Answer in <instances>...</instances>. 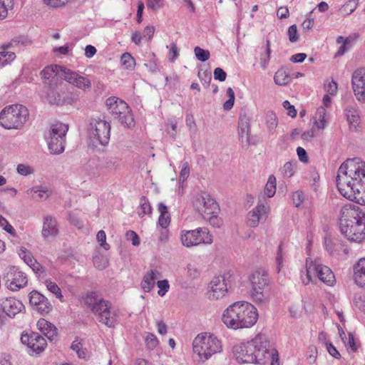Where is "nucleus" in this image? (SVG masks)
<instances>
[{"label":"nucleus","instance_id":"f3484780","mask_svg":"<svg viewBox=\"0 0 365 365\" xmlns=\"http://www.w3.org/2000/svg\"><path fill=\"white\" fill-rule=\"evenodd\" d=\"M29 299L33 309L41 314H48L52 310V305L48 299L36 290L29 293Z\"/></svg>","mask_w":365,"mask_h":365},{"label":"nucleus","instance_id":"13d9d810","mask_svg":"<svg viewBox=\"0 0 365 365\" xmlns=\"http://www.w3.org/2000/svg\"><path fill=\"white\" fill-rule=\"evenodd\" d=\"M282 173L285 177L291 178L294 173V165L290 162H287L283 166Z\"/></svg>","mask_w":365,"mask_h":365},{"label":"nucleus","instance_id":"338daca9","mask_svg":"<svg viewBox=\"0 0 365 365\" xmlns=\"http://www.w3.org/2000/svg\"><path fill=\"white\" fill-rule=\"evenodd\" d=\"M93 264L99 269H103L107 266L106 260L101 256H96L93 258Z\"/></svg>","mask_w":365,"mask_h":365},{"label":"nucleus","instance_id":"58836bf2","mask_svg":"<svg viewBox=\"0 0 365 365\" xmlns=\"http://www.w3.org/2000/svg\"><path fill=\"white\" fill-rule=\"evenodd\" d=\"M140 210L138 215L143 217L145 215H149L152 212V208L148 199L142 196L140 200Z\"/></svg>","mask_w":365,"mask_h":365},{"label":"nucleus","instance_id":"37998d69","mask_svg":"<svg viewBox=\"0 0 365 365\" xmlns=\"http://www.w3.org/2000/svg\"><path fill=\"white\" fill-rule=\"evenodd\" d=\"M78 100V94L76 92H63L62 101H63V105H72Z\"/></svg>","mask_w":365,"mask_h":365},{"label":"nucleus","instance_id":"2f4dec72","mask_svg":"<svg viewBox=\"0 0 365 365\" xmlns=\"http://www.w3.org/2000/svg\"><path fill=\"white\" fill-rule=\"evenodd\" d=\"M324 245L327 251L333 255L339 251L341 244L337 239H331V237L326 236L324 238Z\"/></svg>","mask_w":365,"mask_h":365},{"label":"nucleus","instance_id":"052dcab7","mask_svg":"<svg viewBox=\"0 0 365 365\" xmlns=\"http://www.w3.org/2000/svg\"><path fill=\"white\" fill-rule=\"evenodd\" d=\"M190 175V168L187 162H184L182 164V170L180 173L179 180L185 181Z\"/></svg>","mask_w":365,"mask_h":365},{"label":"nucleus","instance_id":"a211bd4d","mask_svg":"<svg viewBox=\"0 0 365 365\" xmlns=\"http://www.w3.org/2000/svg\"><path fill=\"white\" fill-rule=\"evenodd\" d=\"M65 81L83 90L88 89L91 87V81L86 77L79 75L76 71L65 68L63 70V77Z\"/></svg>","mask_w":365,"mask_h":365},{"label":"nucleus","instance_id":"e433bc0d","mask_svg":"<svg viewBox=\"0 0 365 365\" xmlns=\"http://www.w3.org/2000/svg\"><path fill=\"white\" fill-rule=\"evenodd\" d=\"M276 192V178L271 175L269 176L267 184L264 187V195L267 197H272Z\"/></svg>","mask_w":365,"mask_h":365},{"label":"nucleus","instance_id":"603ef678","mask_svg":"<svg viewBox=\"0 0 365 365\" xmlns=\"http://www.w3.org/2000/svg\"><path fill=\"white\" fill-rule=\"evenodd\" d=\"M145 344L148 348L153 349L157 346L158 340L153 334L148 333L145 337Z\"/></svg>","mask_w":365,"mask_h":365},{"label":"nucleus","instance_id":"ea45409f","mask_svg":"<svg viewBox=\"0 0 365 365\" xmlns=\"http://www.w3.org/2000/svg\"><path fill=\"white\" fill-rule=\"evenodd\" d=\"M358 6V0H349L340 9V11L346 16L353 13Z\"/></svg>","mask_w":365,"mask_h":365},{"label":"nucleus","instance_id":"f03ea898","mask_svg":"<svg viewBox=\"0 0 365 365\" xmlns=\"http://www.w3.org/2000/svg\"><path fill=\"white\" fill-rule=\"evenodd\" d=\"M233 349L239 362L262 365L271 360L270 365H279L278 352L264 334H259L252 340L237 345Z\"/></svg>","mask_w":365,"mask_h":365},{"label":"nucleus","instance_id":"bb28decb","mask_svg":"<svg viewBox=\"0 0 365 365\" xmlns=\"http://www.w3.org/2000/svg\"><path fill=\"white\" fill-rule=\"evenodd\" d=\"M160 273L156 269H152L147 272L143 277L141 288L145 292H149L154 287L157 278Z\"/></svg>","mask_w":365,"mask_h":365},{"label":"nucleus","instance_id":"4be33fe9","mask_svg":"<svg viewBox=\"0 0 365 365\" xmlns=\"http://www.w3.org/2000/svg\"><path fill=\"white\" fill-rule=\"evenodd\" d=\"M26 195L36 201H43L52 195V190L46 185H38L27 190Z\"/></svg>","mask_w":365,"mask_h":365},{"label":"nucleus","instance_id":"7ed1b4c3","mask_svg":"<svg viewBox=\"0 0 365 365\" xmlns=\"http://www.w3.org/2000/svg\"><path fill=\"white\" fill-rule=\"evenodd\" d=\"M341 232L351 242H361L365 239V212L359 206L347 203L340 210Z\"/></svg>","mask_w":365,"mask_h":365},{"label":"nucleus","instance_id":"ddd939ff","mask_svg":"<svg viewBox=\"0 0 365 365\" xmlns=\"http://www.w3.org/2000/svg\"><path fill=\"white\" fill-rule=\"evenodd\" d=\"M232 275L230 272L213 277L208 287L207 296L211 300L223 297L228 290Z\"/></svg>","mask_w":365,"mask_h":365},{"label":"nucleus","instance_id":"de8ad7c7","mask_svg":"<svg viewBox=\"0 0 365 365\" xmlns=\"http://www.w3.org/2000/svg\"><path fill=\"white\" fill-rule=\"evenodd\" d=\"M16 58L14 52L11 51H1L0 52V65L5 66L9 62L12 61Z\"/></svg>","mask_w":365,"mask_h":365},{"label":"nucleus","instance_id":"dca6fc26","mask_svg":"<svg viewBox=\"0 0 365 365\" xmlns=\"http://www.w3.org/2000/svg\"><path fill=\"white\" fill-rule=\"evenodd\" d=\"M351 86L356 100L365 103V68L356 69L351 76Z\"/></svg>","mask_w":365,"mask_h":365},{"label":"nucleus","instance_id":"c9c22d12","mask_svg":"<svg viewBox=\"0 0 365 365\" xmlns=\"http://www.w3.org/2000/svg\"><path fill=\"white\" fill-rule=\"evenodd\" d=\"M346 111V118L349 123L354 125V127L357 126L360 122L359 113L358 110L354 108H347Z\"/></svg>","mask_w":365,"mask_h":365},{"label":"nucleus","instance_id":"f257e3e1","mask_svg":"<svg viewBox=\"0 0 365 365\" xmlns=\"http://www.w3.org/2000/svg\"><path fill=\"white\" fill-rule=\"evenodd\" d=\"M336 186L344 197L365 202V162L353 158L343 163L338 170Z\"/></svg>","mask_w":365,"mask_h":365},{"label":"nucleus","instance_id":"412c9836","mask_svg":"<svg viewBox=\"0 0 365 365\" xmlns=\"http://www.w3.org/2000/svg\"><path fill=\"white\" fill-rule=\"evenodd\" d=\"M238 135L242 144L245 146L250 145V118L245 115H241L238 122Z\"/></svg>","mask_w":365,"mask_h":365},{"label":"nucleus","instance_id":"e2e57ef3","mask_svg":"<svg viewBox=\"0 0 365 365\" xmlns=\"http://www.w3.org/2000/svg\"><path fill=\"white\" fill-rule=\"evenodd\" d=\"M29 266L36 274L40 275L44 272L43 266L39 262H38L35 259L32 261L31 263L29 264Z\"/></svg>","mask_w":365,"mask_h":365},{"label":"nucleus","instance_id":"69168bd1","mask_svg":"<svg viewBox=\"0 0 365 365\" xmlns=\"http://www.w3.org/2000/svg\"><path fill=\"white\" fill-rule=\"evenodd\" d=\"M293 203L299 207L304 200V195L301 191H296L292 194Z\"/></svg>","mask_w":365,"mask_h":365},{"label":"nucleus","instance_id":"3c124183","mask_svg":"<svg viewBox=\"0 0 365 365\" xmlns=\"http://www.w3.org/2000/svg\"><path fill=\"white\" fill-rule=\"evenodd\" d=\"M157 286L159 288L158 294L161 297L164 296L168 292L170 285L167 279L159 280L157 282Z\"/></svg>","mask_w":365,"mask_h":365},{"label":"nucleus","instance_id":"c756f323","mask_svg":"<svg viewBox=\"0 0 365 365\" xmlns=\"http://www.w3.org/2000/svg\"><path fill=\"white\" fill-rule=\"evenodd\" d=\"M33 338L34 341L30 342L29 349L36 353L41 352L46 345V339L38 333L34 332H33Z\"/></svg>","mask_w":365,"mask_h":365},{"label":"nucleus","instance_id":"b1692460","mask_svg":"<svg viewBox=\"0 0 365 365\" xmlns=\"http://www.w3.org/2000/svg\"><path fill=\"white\" fill-rule=\"evenodd\" d=\"M106 104L110 113L113 116L116 114H119L121 110L122 112H125L126 106H128V104L125 101L114 96L108 98L106 100Z\"/></svg>","mask_w":365,"mask_h":365},{"label":"nucleus","instance_id":"0e129e2a","mask_svg":"<svg viewBox=\"0 0 365 365\" xmlns=\"http://www.w3.org/2000/svg\"><path fill=\"white\" fill-rule=\"evenodd\" d=\"M283 107L288 110L287 115L291 118H295L297 116V110L294 106L291 105L288 101L283 102Z\"/></svg>","mask_w":365,"mask_h":365},{"label":"nucleus","instance_id":"a878e982","mask_svg":"<svg viewBox=\"0 0 365 365\" xmlns=\"http://www.w3.org/2000/svg\"><path fill=\"white\" fill-rule=\"evenodd\" d=\"M354 280L359 287H365V257L354 265Z\"/></svg>","mask_w":365,"mask_h":365},{"label":"nucleus","instance_id":"2eb2a0df","mask_svg":"<svg viewBox=\"0 0 365 365\" xmlns=\"http://www.w3.org/2000/svg\"><path fill=\"white\" fill-rule=\"evenodd\" d=\"M4 279L7 288L13 292L24 288L28 283L26 274L16 267L7 268Z\"/></svg>","mask_w":365,"mask_h":365},{"label":"nucleus","instance_id":"393cba45","mask_svg":"<svg viewBox=\"0 0 365 365\" xmlns=\"http://www.w3.org/2000/svg\"><path fill=\"white\" fill-rule=\"evenodd\" d=\"M38 327L41 331L50 340L55 341L57 339V329L49 322L44 319H41L38 321Z\"/></svg>","mask_w":365,"mask_h":365},{"label":"nucleus","instance_id":"4468645a","mask_svg":"<svg viewBox=\"0 0 365 365\" xmlns=\"http://www.w3.org/2000/svg\"><path fill=\"white\" fill-rule=\"evenodd\" d=\"M192 204L195 209L202 216L220 212L217 202L207 192L197 193L194 197Z\"/></svg>","mask_w":365,"mask_h":365},{"label":"nucleus","instance_id":"c85d7f7f","mask_svg":"<svg viewBox=\"0 0 365 365\" xmlns=\"http://www.w3.org/2000/svg\"><path fill=\"white\" fill-rule=\"evenodd\" d=\"M113 118L117 119L122 125H124L128 128H131L135 125L134 118L128 106H126L125 112L121 111L119 114L115 115Z\"/></svg>","mask_w":365,"mask_h":365},{"label":"nucleus","instance_id":"09e8293b","mask_svg":"<svg viewBox=\"0 0 365 365\" xmlns=\"http://www.w3.org/2000/svg\"><path fill=\"white\" fill-rule=\"evenodd\" d=\"M276 265H277V272H279L282 267H283V262H284V253H283V249H282V245L280 244L278 247V250L276 255Z\"/></svg>","mask_w":365,"mask_h":365},{"label":"nucleus","instance_id":"f8f14e48","mask_svg":"<svg viewBox=\"0 0 365 365\" xmlns=\"http://www.w3.org/2000/svg\"><path fill=\"white\" fill-rule=\"evenodd\" d=\"M181 241L187 247H193L200 244L210 245L212 243V236L205 227H199L192 230L182 232Z\"/></svg>","mask_w":365,"mask_h":365},{"label":"nucleus","instance_id":"bf43d9fd","mask_svg":"<svg viewBox=\"0 0 365 365\" xmlns=\"http://www.w3.org/2000/svg\"><path fill=\"white\" fill-rule=\"evenodd\" d=\"M118 159L115 157H107L105 159V168L109 170L115 169L118 167Z\"/></svg>","mask_w":365,"mask_h":365},{"label":"nucleus","instance_id":"6e6d98bb","mask_svg":"<svg viewBox=\"0 0 365 365\" xmlns=\"http://www.w3.org/2000/svg\"><path fill=\"white\" fill-rule=\"evenodd\" d=\"M289 40L292 43L297 42L299 40L297 28L295 24L290 26L288 29Z\"/></svg>","mask_w":365,"mask_h":365},{"label":"nucleus","instance_id":"774afa93","mask_svg":"<svg viewBox=\"0 0 365 365\" xmlns=\"http://www.w3.org/2000/svg\"><path fill=\"white\" fill-rule=\"evenodd\" d=\"M226 77H227V73L221 68H216L214 70V78L215 80H219L220 81H225Z\"/></svg>","mask_w":365,"mask_h":365},{"label":"nucleus","instance_id":"a19ab883","mask_svg":"<svg viewBox=\"0 0 365 365\" xmlns=\"http://www.w3.org/2000/svg\"><path fill=\"white\" fill-rule=\"evenodd\" d=\"M13 7L12 0H0V19L7 16L8 10Z\"/></svg>","mask_w":365,"mask_h":365},{"label":"nucleus","instance_id":"49530a36","mask_svg":"<svg viewBox=\"0 0 365 365\" xmlns=\"http://www.w3.org/2000/svg\"><path fill=\"white\" fill-rule=\"evenodd\" d=\"M121 63L128 69H133L135 66V59L128 53H125L122 55L120 58Z\"/></svg>","mask_w":365,"mask_h":365},{"label":"nucleus","instance_id":"6e6552de","mask_svg":"<svg viewBox=\"0 0 365 365\" xmlns=\"http://www.w3.org/2000/svg\"><path fill=\"white\" fill-rule=\"evenodd\" d=\"M250 281L252 284L251 297L252 300L258 304L265 303L269 297V280L267 273L263 270L253 272Z\"/></svg>","mask_w":365,"mask_h":365},{"label":"nucleus","instance_id":"6ab92c4d","mask_svg":"<svg viewBox=\"0 0 365 365\" xmlns=\"http://www.w3.org/2000/svg\"><path fill=\"white\" fill-rule=\"evenodd\" d=\"M268 210L269 207L265 206L264 204L258 203L247 214V225L251 227H256L259 222L265 221L268 217Z\"/></svg>","mask_w":365,"mask_h":365},{"label":"nucleus","instance_id":"7c9ffc66","mask_svg":"<svg viewBox=\"0 0 365 365\" xmlns=\"http://www.w3.org/2000/svg\"><path fill=\"white\" fill-rule=\"evenodd\" d=\"M158 211L160 216L158 218V224L163 228H166L170 222V214L168 211L167 206L163 202L158 204Z\"/></svg>","mask_w":365,"mask_h":365},{"label":"nucleus","instance_id":"20e7f679","mask_svg":"<svg viewBox=\"0 0 365 365\" xmlns=\"http://www.w3.org/2000/svg\"><path fill=\"white\" fill-rule=\"evenodd\" d=\"M258 319L257 309L250 303L240 301L230 305L223 312L222 320L229 329L250 328Z\"/></svg>","mask_w":365,"mask_h":365},{"label":"nucleus","instance_id":"c03bdc74","mask_svg":"<svg viewBox=\"0 0 365 365\" xmlns=\"http://www.w3.org/2000/svg\"><path fill=\"white\" fill-rule=\"evenodd\" d=\"M205 220H207L209 223L214 227H220L222 224V220L218 217V213H214L210 215H205L202 216Z\"/></svg>","mask_w":365,"mask_h":365},{"label":"nucleus","instance_id":"39448f33","mask_svg":"<svg viewBox=\"0 0 365 365\" xmlns=\"http://www.w3.org/2000/svg\"><path fill=\"white\" fill-rule=\"evenodd\" d=\"M84 302L99 322L109 328L115 327L117 315L112 310L111 303L108 300L104 299L96 292H91L85 297Z\"/></svg>","mask_w":365,"mask_h":365},{"label":"nucleus","instance_id":"79ce46f5","mask_svg":"<svg viewBox=\"0 0 365 365\" xmlns=\"http://www.w3.org/2000/svg\"><path fill=\"white\" fill-rule=\"evenodd\" d=\"M45 284L49 292L56 295V297L62 301L63 295L59 287L51 280H46Z\"/></svg>","mask_w":365,"mask_h":365},{"label":"nucleus","instance_id":"5fc2aeb1","mask_svg":"<svg viewBox=\"0 0 365 365\" xmlns=\"http://www.w3.org/2000/svg\"><path fill=\"white\" fill-rule=\"evenodd\" d=\"M96 239L98 242H100L101 247H102L104 250H108L110 248V246L108 243H106V235L103 230H100L97 233Z\"/></svg>","mask_w":365,"mask_h":365},{"label":"nucleus","instance_id":"0eeeda50","mask_svg":"<svg viewBox=\"0 0 365 365\" xmlns=\"http://www.w3.org/2000/svg\"><path fill=\"white\" fill-rule=\"evenodd\" d=\"M193 351L202 361L209 359L213 354L222 351L221 341L213 334L202 333L192 342Z\"/></svg>","mask_w":365,"mask_h":365},{"label":"nucleus","instance_id":"4c0bfd02","mask_svg":"<svg viewBox=\"0 0 365 365\" xmlns=\"http://www.w3.org/2000/svg\"><path fill=\"white\" fill-rule=\"evenodd\" d=\"M326 110L324 107H320L317 109V120L315 121V125L319 129H324L326 127L327 121L325 120Z\"/></svg>","mask_w":365,"mask_h":365},{"label":"nucleus","instance_id":"aec40b11","mask_svg":"<svg viewBox=\"0 0 365 365\" xmlns=\"http://www.w3.org/2000/svg\"><path fill=\"white\" fill-rule=\"evenodd\" d=\"M0 306L4 312L10 317H14L24 308L22 302L14 297L1 298Z\"/></svg>","mask_w":365,"mask_h":365},{"label":"nucleus","instance_id":"a18cd8bd","mask_svg":"<svg viewBox=\"0 0 365 365\" xmlns=\"http://www.w3.org/2000/svg\"><path fill=\"white\" fill-rule=\"evenodd\" d=\"M194 53L197 60L205 62L210 58V52L207 50H205L199 46H196L194 48Z\"/></svg>","mask_w":365,"mask_h":365},{"label":"nucleus","instance_id":"5701e85b","mask_svg":"<svg viewBox=\"0 0 365 365\" xmlns=\"http://www.w3.org/2000/svg\"><path fill=\"white\" fill-rule=\"evenodd\" d=\"M58 233L57 222L55 218L48 215L44 217L42 229V236L45 240L55 237Z\"/></svg>","mask_w":365,"mask_h":365},{"label":"nucleus","instance_id":"f704fd0d","mask_svg":"<svg viewBox=\"0 0 365 365\" xmlns=\"http://www.w3.org/2000/svg\"><path fill=\"white\" fill-rule=\"evenodd\" d=\"M290 76L284 69H279L274 75V81L279 86H285L289 83Z\"/></svg>","mask_w":365,"mask_h":365},{"label":"nucleus","instance_id":"423d86ee","mask_svg":"<svg viewBox=\"0 0 365 365\" xmlns=\"http://www.w3.org/2000/svg\"><path fill=\"white\" fill-rule=\"evenodd\" d=\"M29 118L28 109L22 105L5 107L0 113V125L6 129H20Z\"/></svg>","mask_w":365,"mask_h":365},{"label":"nucleus","instance_id":"680f3d73","mask_svg":"<svg viewBox=\"0 0 365 365\" xmlns=\"http://www.w3.org/2000/svg\"><path fill=\"white\" fill-rule=\"evenodd\" d=\"M163 4V0H147V6L153 11L160 9Z\"/></svg>","mask_w":365,"mask_h":365},{"label":"nucleus","instance_id":"473e14b6","mask_svg":"<svg viewBox=\"0 0 365 365\" xmlns=\"http://www.w3.org/2000/svg\"><path fill=\"white\" fill-rule=\"evenodd\" d=\"M62 97L63 92L60 93L54 89L50 88L47 93L48 101L52 105L63 106Z\"/></svg>","mask_w":365,"mask_h":365},{"label":"nucleus","instance_id":"cd10ccee","mask_svg":"<svg viewBox=\"0 0 365 365\" xmlns=\"http://www.w3.org/2000/svg\"><path fill=\"white\" fill-rule=\"evenodd\" d=\"M65 69V67L58 66V65H53L51 66H47L44 69H43L40 74L42 78L43 79H53L56 76H59L61 78L63 77V70Z\"/></svg>","mask_w":365,"mask_h":365},{"label":"nucleus","instance_id":"9b49d317","mask_svg":"<svg viewBox=\"0 0 365 365\" xmlns=\"http://www.w3.org/2000/svg\"><path fill=\"white\" fill-rule=\"evenodd\" d=\"M88 135L93 143L106 145L110 140V123L100 118H92L88 128Z\"/></svg>","mask_w":365,"mask_h":365},{"label":"nucleus","instance_id":"4d7b16f0","mask_svg":"<svg viewBox=\"0 0 365 365\" xmlns=\"http://www.w3.org/2000/svg\"><path fill=\"white\" fill-rule=\"evenodd\" d=\"M0 227H1L8 233L12 235H15V230L14 227L9 223L7 220L1 215H0Z\"/></svg>","mask_w":365,"mask_h":365},{"label":"nucleus","instance_id":"72a5a7b5","mask_svg":"<svg viewBox=\"0 0 365 365\" xmlns=\"http://www.w3.org/2000/svg\"><path fill=\"white\" fill-rule=\"evenodd\" d=\"M266 125L269 133H274L278 125V119L272 111H268L266 114Z\"/></svg>","mask_w":365,"mask_h":365},{"label":"nucleus","instance_id":"8fccbe9b","mask_svg":"<svg viewBox=\"0 0 365 365\" xmlns=\"http://www.w3.org/2000/svg\"><path fill=\"white\" fill-rule=\"evenodd\" d=\"M19 255L28 265L34 259L31 252L24 247H21L19 251Z\"/></svg>","mask_w":365,"mask_h":365},{"label":"nucleus","instance_id":"1a4fd4ad","mask_svg":"<svg viewBox=\"0 0 365 365\" xmlns=\"http://www.w3.org/2000/svg\"><path fill=\"white\" fill-rule=\"evenodd\" d=\"M68 130L67 125L57 123L51 125L45 133L44 138L51 153L58 155L64 151L65 136Z\"/></svg>","mask_w":365,"mask_h":365},{"label":"nucleus","instance_id":"864d4df0","mask_svg":"<svg viewBox=\"0 0 365 365\" xmlns=\"http://www.w3.org/2000/svg\"><path fill=\"white\" fill-rule=\"evenodd\" d=\"M17 173L21 175L26 176L34 173V169L32 167L25 165V164H19L17 165Z\"/></svg>","mask_w":365,"mask_h":365},{"label":"nucleus","instance_id":"9d476101","mask_svg":"<svg viewBox=\"0 0 365 365\" xmlns=\"http://www.w3.org/2000/svg\"><path fill=\"white\" fill-rule=\"evenodd\" d=\"M307 277L305 280L303 279V283L307 284L312 281V276L317 274L318 278L327 284L332 286L335 282V277L331 269L322 264L317 259L314 261L307 259L306 262Z\"/></svg>","mask_w":365,"mask_h":365}]
</instances>
